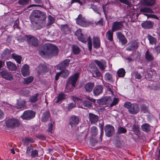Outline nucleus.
<instances>
[{
    "mask_svg": "<svg viewBox=\"0 0 160 160\" xmlns=\"http://www.w3.org/2000/svg\"><path fill=\"white\" fill-rule=\"evenodd\" d=\"M118 102V98H114L113 101L110 104L111 107H112L114 105H117Z\"/></svg>",
    "mask_w": 160,
    "mask_h": 160,
    "instance_id": "54",
    "label": "nucleus"
},
{
    "mask_svg": "<svg viewBox=\"0 0 160 160\" xmlns=\"http://www.w3.org/2000/svg\"><path fill=\"white\" fill-rule=\"evenodd\" d=\"M70 60L69 59H66L63 62H61L59 65L60 69L62 70L63 68H65L69 65Z\"/></svg>",
    "mask_w": 160,
    "mask_h": 160,
    "instance_id": "28",
    "label": "nucleus"
},
{
    "mask_svg": "<svg viewBox=\"0 0 160 160\" xmlns=\"http://www.w3.org/2000/svg\"><path fill=\"white\" fill-rule=\"evenodd\" d=\"M38 151L36 150H32L31 154V156L32 158L38 156Z\"/></svg>",
    "mask_w": 160,
    "mask_h": 160,
    "instance_id": "59",
    "label": "nucleus"
},
{
    "mask_svg": "<svg viewBox=\"0 0 160 160\" xmlns=\"http://www.w3.org/2000/svg\"><path fill=\"white\" fill-rule=\"evenodd\" d=\"M124 106L128 109L129 112L132 114H135L139 111V108L138 104H132L130 102H126L124 104Z\"/></svg>",
    "mask_w": 160,
    "mask_h": 160,
    "instance_id": "3",
    "label": "nucleus"
},
{
    "mask_svg": "<svg viewBox=\"0 0 160 160\" xmlns=\"http://www.w3.org/2000/svg\"><path fill=\"white\" fill-rule=\"evenodd\" d=\"M54 123L52 122H52H51L50 123H49L48 124V131L49 132L52 133V127L53 126V124H54Z\"/></svg>",
    "mask_w": 160,
    "mask_h": 160,
    "instance_id": "58",
    "label": "nucleus"
},
{
    "mask_svg": "<svg viewBox=\"0 0 160 160\" xmlns=\"http://www.w3.org/2000/svg\"><path fill=\"white\" fill-rule=\"evenodd\" d=\"M132 128L133 131L136 135H138L140 134L139 128L137 125H133Z\"/></svg>",
    "mask_w": 160,
    "mask_h": 160,
    "instance_id": "36",
    "label": "nucleus"
},
{
    "mask_svg": "<svg viewBox=\"0 0 160 160\" xmlns=\"http://www.w3.org/2000/svg\"><path fill=\"white\" fill-rule=\"evenodd\" d=\"M76 21L77 24L82 27H86L89 25L88 22H87L85 18L80 14L76 18Z\"/></svg>",
    "mask_w": 160,
    "mask_h": 160,
    "instance_id": "11",
    "label": "nucleus"
},
{
    "mask_svg": "<svg viewBox=\"0 0 160 160\" xmlns=\"http://www.w3.org/2000/svg\"><path fill=\"white\" fill-rule=\"evenodd\" d=\"M61 74V76L64 78H67L70 74V71L67 69H64L62 70L60 72Z\"/></svg>",
    "mask_w": 160,
    "mask_h": 160,
    "instance_id": "35",
    "label": "nucleus"
},
{
    "mask_svg": "<svg viewBox=\"0 0 160 160\" xmlns=\"http://www.w3.org/2000/svg\"><path fill=\"white\" fill-rule=\"evenodd\" d=\"M103 87L102 85L96 86L93 89V93L95 96H97L102 93Z\"/></svg>",
    "mask_w": 160,
    "mask_h": 160,
    "instance_id": "15",
    "label": "nucleus"
},
{
    "mask_svg": "<svg viewBox=\"0 0 160 160\" xmlns=\"http://www.w3.org/2000/svg\"><path fill=\"white\" fill-rule=\"evenodd\" d=\"M30 0H19L18 3L19 4L22 5H26L28 4Z\"/></svg>",
    "mask_w": 160,
    "mask_h": 160,
    "instance_id": "55",
    "label": "nucleus"
},
{
    "mask_svg": "<svg viewBox=\"0 0 160 160\" xmlns=\"http://www.w3.org/2000/svg\"><path fill=\"white\" fill-rule=\"evenodd\" d=\"M75 35L77 36V38L79 40H81L82 41H85V40H84V39H82L81 37L82 35V34L81 33V30L80 29H78L77 31H76L75 32Z\"/></svg>",
    "mask_w": 160,
    "mask_h": 160,
    "instance_id": "41",
    "label": "nucleus"
},
{
    "mask_svg": "<svg viewBox=\"0 0 160 160\" xmlns=\"http://www.w3.org/2000/svg\"><path fill=\"white\" fill-rule=\"evenodd\" d=\"M79 119L78 117L72 115L71 116L69 119V124L71 126L72 128H75L78 124Z\"/></svg>",
    "mask_w": 160,
    "mask_h": 160,
    "instance_id": "8",
    "label": "nucleus"
},
{
    "mask_svg": "<svg viewBox=\"0 0 160 160\" xmlns=\"http://www.w3.org/2000/svg\"><path fill=\"white\" fill-rule=\"evenodd\" d=\"M153 23V22L150 21H147L142 22L141 24V26L144 29H148L152 27Z\"/></svg>",
    "mask_w": 160,
    "mask_h": 160,
    "instance_id": "23",
    "label": "nucleus"
},
{
    "mask_svg": "<svg viewBox=\"0 0 160 160\" xmlns=\"http://www.w3.org/2000/svg\"><path fill=\"white\" fill-rule=\"evenodd\" d=\"M155 0H143V4L148 6L153 5L155 4Z\"/></svg>",
    "mask_w": 160,
    "mask_h": 160,
    "instance_id": "31",
    "label": "nucleus"
},
{
    "mask_svg": "<svg viewBox=\"0 0 160 160\" xmlns=\"http://www.w3.org/2000/svg\"><path fill=\"white\" fill-rule=\"evenodd\" d=\"M92 76L94 77L97 78L100 77L101 76V73L98 69L94 72H92Z\"/></svg>",
    "mask_w": 160,
    "mask_h": 160,
    "instance_id": "53",
    "label": "nucleus"
},
{
    "mask_svg": "<svg viewBox=\"0 0 160 160\" xmlns=\"http://www.w3.org/2000/svg\"><path fill=\"white\" fill-rule=\"evenodd\" d=\"M76 106V104L75 102L69 104L67 108V109L68 110H70L72 109L75 108Z\"/></svg>",
    "mask_w": 160,
    "mask_h": 160,
    "instance_id": "61",
    "label": "nucleus"
},
{
    "mask_svg": "<svg viewBox=\"0 0 160 160\" xmlns=\"http://www.w3.org/2000/svg\"><path fill=\"white\" fill-rule=\"evenodd\" d=\"M36 112L32 110H26L25 111L21 116L23 120H30L34 118L35 116Z\"/></svg>",
    "mask_w": 160,
    "mask_h": 160,
    "instance_id": "7",
    "label": "nucleus"
},
{
    "mask_svg": "<svg viewBox=\"0 0 160 160\" xmlns=\"http://www.w3.org/2000/svg\"><path fill=\"white\" fill-rule=\"evenodd\" d=\"M119 1L122 2L123 3L126 5H127V7H130L132 6V4L130 3L128 0H119Z\"/></svg>",
    "mask_w": 160,
    "mask_h": 160,
    "instance_id": "56",
    "label": "nucleus"
},
{
    "mask_svg": "<svg viewBox=\"0 0 160 160\" xmlns=\"http://www.w3.org/2000/svg\"><path fill=\"white\" fill-rule=\"evenodd\" d=\"M12 52L11 50L6 48L1 54L0 58L2 59H7L9 57V55Z\"/></svg>",
    "mask_w": 160,
    "mask_h": 160,
    "instance_id": "18",
    "label": "nucleus"
},
{
    "mask_svg": "<svg viewBox=\"0 0 160 160\" xmlns=\"http://www.w3.org/2000/svg\"><path fill=\"white\" fill-rule=\"evenodd\" d=\"M26 102V101L24 100H22L20 98L17 100L16 107L18 108L23 107L25 106Z\"/></svg>",
    "mask_w": 160,
    "mask_h": 160,
    "instance_id": "29",
    "label": "nucleus"
},
{
    "mask_svg": "<svg viewBox=\"0 0 160 160\" xmlns=\"http://www.w3.org/2000/svg\"><path fill=\"white\" fill-rule=\"evenodd\" d=\"M19 121L14 118H8L5 121L6 126L11 129H13L19 126Z\"/></svg>",
    "mask_w": 160,
    "mask_h": 160,
    "instance_id": "5",
    "label": "nucleus"
},
{
    "mask_svg": "<svg viewBox=\"0 0 160 160\" xmlns=\"http://www.w3.org/2000/svg\"><path fill=\"white\" fill-rule=\"evenodd\" d=\"M78 76V73H75L73 75L70 77L67 81L66 88L67 89H68L70 85H71L72 88H74L76 86Z\"/></svg>",
    "mask_w": 160,
    "mask_h": 160,
    "instance_id": "4",
    "label": "nucleus"
},
{
    "mask_svg": "<svg viewBox=\"0 0 160 160\" xmlns=\"http://www.w3.org/2000/svg\"><path fill=\"white\" fill-rule=\"evenodd\" d=\"M140 12L143 13H152L153 12L152 10L150 8L147 7H144L140 9Z\"/></svg>",
    "mask_w": 160,
    "mask_h": 160,
    "instance_id": "34",
    "label": "nucleus"
},
{
    "mask_svg": "<svg viewBox=\"0 0 160 160\" xmlns=\"http://www.w3.org/2000/svg\"><path fill=\"white\" fill-rule=\"evenodd\" d=\"M33 80V78L32 77L29 76L28 78H24V83L28 84L31 82Z\"/></svg>",
    "mask_w": 160,
    "mask_h": 160,
    "instance_id": "49",
    "label": "nucleus"
},
{
    "mask_svg": "<svg viewBox=\"0 0 160 160\" xmlns=\"http://www.w3.org/2000/svg\"><path fill=\"white\" fill-rule=\"evenodd\" d=\"M152 89L155 90H158L160 88V82H158L155 84H153L152 86Z\"/></svg>",
    "mask_w": 160,
    "mask_h": 160,
    "instance_id": "57",
    "label": "nucleus"
},
{
    "mask_svg": "<svg viewBox=\"0 0 160 160\" xmlns=\"http://www.w3.org/2000/svg\"><path fill=\"white\" fill-rule=\"evenodd\" d=\"M91 132L92 135L95 136L98 134V129L97 127L95 126L92 127L91 128Z\"/></svg>",
    "mask_w": 160,
    "mask_h": 160,
    "instance_id": "50",
    "label": "nucleus"
},
{
    "mask_svg": "<svg viewBox=\"0 0 160 160\" xmlns=\"http://www.w3.org/2000/svg\"><path fill=\"white\" fill-rule=\"evenodd\" d=\"M29 67L27 64L24 65L22 67L21 72L22 75L25 77L29 74Z\"/></svg>",
    "mask_w": 160,
    "mask_h": 160,
    "instance_id": "22",
    "label": "nucleus"
},
{
    "mask_svg": "<svg viewBox=\"0 0 160 160\" xmlns=\"http://www.w3.org/2000/svg\"><path fill=\"white\" fill-rule=\"evenodd\" d=\"M12 57L18 64H20L21 63L22 57L20 56L17 55L15 53H12Z\"/></svg>",
    "mask_w": 160,
    "mask_h": 160,
    "instance_id": "33",
    "label": "nucleus"
},
{
    "mask_svg": "<svg viewBox=\"0 0 160 160\" xmlns=\"http://www.w3.org/2000/svg\"><path fill=\"white\" fill-rule=\"evenodd\" d=\"M116 35L118 38L119 41L121 42L122 45H124L127 42V40L125 36L120 32H118L116 33Z\"/></svg>",
    "mask_w": 160,
    "mask_h": 160,
    "instance_id": "19",
    "label": "nucleus"
},
{
    "mask_svg": "<svg viewBox=\"0 0 160 160\" xmlns=\"http://www.w3.org/2000/svg\"><path fill=\"white\" fill-rule=\"evenodd\" d=\"M125 70L123 68L119 69L117 72L118 76L119 77H123L125 76Z\"/></svg>",
    "mask_w": 160,
    "mask_h": 160,
    "instance_id": "39",
    "label": "nucleus"
},
{
    "mask_svg": "<svg viewBox=\"0 0 160 160\" xmlns=\"http://www.w3.org/2000/svg\"><path fill=\"white\" fill-rule=\"evenodd\" d=\"M142 130L145 132H148L151 130V126L148 123H145L142 125Z\"/></svg>",
    "mask_w": 160,
    "mask_h": 160,
    "instance_id": "32",
    "label": "nucleus"
},
{
    "mask_svg": "<svg viewBox=\"0 0 160 160\" xmlns=\"http://www.w3.org/2000/svg\"><path fill=\"white\" fill-rule=\"evenodd\" d=\"M112 100L110 97H105L98 101V103L101 105H106L110 103Z\"/></svg>",
    "mask_w": 160,
    "mask_h": 160,
    "instance_id": "16",
    "label": "nucleus"
},
{
    "mask_svg": "<svg viewBox=\"0 0 160 160\" xmlns=\"http://www.w3.org/2000/svg\"><path fill=\"white\" fill-rule=\"evenodd\" d=\"M127 132V130L125 128L119 127H118L117 129V134H121L125 133Z\"/></svg>",
    "mask_w": 160,
    "mask_h": 160,
    "instance_id": "42",
    "label": "nucleus"
},
{
    "mask_svg": "<svg viewBox=\"0 0 160 160\" xmlns=\"http://www.w3.org/2000/svg\"><path fill=\"white\" fill-rule=\"evenodd\" d=\"M6 65L7 68L10 71H14L17 69V66L15 64L11 61L6 62Z\"/></svg>",
    "mask_w": 160,
    "mask_h": 160,
    "instance_id": "24",
    "label": "nucleus"
},
{
    "mask_svg": "<svg viewBox=\"0 0 160 160\" xmlns=\"http://www.w3.org/2000/svg\"><path fill=\"white\" fill-rule=\"evenodd\" d=\"M66 95L63 93H60L57 97V99L56 101V103L61 102V101L65 98Z\"/></svg>",
    "mask_w": 160,
    "mask_h": 160,
    "instance_id": "37",
    "label": "nucleus"
},
{
    "mask_svg": "<svg viewBox=\"0 0 160 160\" xmlns=\"http://www.w3.org/2000/svg\"><path fill=\"white\" fill-rule=\"evenodd\" d=\"M93 47L95 48H98L100 47V40L98 37H94L92 38Z\"/></svg>",
    "mask_w": 160,
    "mask_h": 160,
    "instance_id": "25",
    "label": "nucleus"
},
{
    "mask_svg": "<svg viewBox=\"0 0 160 160\" xmlns=\"http://www.w3.org/2000/svg\"><path fill=\"white\" fill-rule=\"evenodd\" d=\"M37 71L38 75H40L48 72V70L45 65L40 64L38 67Z\"/></svg>",
    "mask_w": 160,
    "mask_h": 160,
    "instance_id": "17",
    "label": "nucleus"
},
{
    "mask_svg": "<svg viewBox=\"0 0 160 160\" xmlns=\"http://www.w3.org/2000/svg\"><path fill=\"white\" fill-rule=\"evenodd\" d=\"M61 30L64 32H66L69 30L68 25L67 24L61 25Z\"/></svg>",
    "mask_w": 160,
    "mask_h": 160,
    "instance_id": "52",
    "label": "nucleus"
},
{
    "mask_svg": "<svg viewBox=\"0 0 160 160\" xmlns=\"http://www.w3.org/2000/svg\"><path fill=\"white\" fill-rule=\"evenodd\" d=\"M72 50L74 54H78L80 51V49L76 45H73Z\"/></svg>",
    "mask_w": 160,
    "mask_h": 160,
    "instance_id": "44",
    "label": "nucleus"
},
{
    "mask_svg": "<svg viewBox=\"0 0 160 160\" xmlns=\"http://www.w3.org/2000/svg\"><path fill=\"white\" fill-rule=\"evenodd\" d=\"M94 62L102 70H103L106 67V62L105 61L103 60L99 61L97 60H95Z\"/></svg>",
    "mask_w": 160,
    "mask_h": 160,
    "instance_id": "20",
    "label": "nucleus"
},
{
    "mask_svg": "<svg viewBox=\"0 0 160 160\" xmlns=\"http://www.w3.org/2000/svg\"><path fill=\"white\" fill-rule=\"evenodd\" d=\"M39 94L38 93L36 94L30 98L29 101L32 102H35L38 100V97Z\"/></svg>",
    "mask_w": 160,
    "mask_h": 160,
    "instance_id": "45",
    "label": "nucleus"
},
{
    "mask_svg": "<svg viewBox=\"0 0 160 160\" xmlns=\"http://www.w3.org/2000/svg\"><path fill=\"white\" fill-rule=\"evenodd\" d=\"M94 86V82H88L84 85V88L87 92H90L92 91Z\"/></svg>",
    "mask_w": 160,
    "mask_h": 160,
    "instance_id": "27",
    "label": "nucleus"
},
{
    "mask_svg": "<svg viewBox=\"0 0 160 160\" xmlns=\"http://www.w3.org/2000/svg\"><path fill=\"white\" fill-rule=\"evenodd\" d=\"M138 47V42L136 41H133L130 42L126 48V50L129 51H135Z\"/></svg>",
    "mask_w": 160,
    "mask_h": 160,
    "instance_id": "13",
    "label": "nucleus"
},
{
    "mask_svg": "<svg viewBox=\"0 0 160 160\" xmlns=\"http://www.w3.org/2000/svg\"><path fill=\"white\" fill-rule=\"evenodd\" d=\"M50 118V114L48 111H47L43 113L41 118V121L43 122L48 121L49 118Z\"/></svg>",
    "mask_w": 160,
    "mask_h": 160,
    "instance_id": "26",
    "label": "nucleus"
},
{
    "mask_svg": "<svg viewBox=\"0 0 160 160\" xmlns=\"http://www.w3.org/2000/svg\"><path fill=\"white\" fill-rule=\"evenodd\" d=\"M0 77L9 80H12L13 78L11 73L8 72L7 70L4 68H3L0 70Z\"/></svg>",
    "mask_w": 160,
    "mask_h": 160,
    "instance_id": "9",
    "label": "nucleus"
},
{
    "mask_svg": "<svg viewBox=\"0 0 160 160\" xmlns=\"http://www.w3.org/2000/svg\"><path fill=\"white\" fill-rule=\"evenodd\" d=\"M82 103L83 105L85 107L90 108L92 106V103L88 101L84 100L83 101Z\"/></svg>",
    "mask_w": 160,
    "mask_h": 160,
    "instance_id": "51",
    "label": "nucleus"
},
{
    "mask_svg": "<svg viewBox=\"0 0 160 160\" xmlns=\"http://www.w3.org/2000/svg\"><path fill=\"white\" fill-rule=\"evenodd\" d=\"M104 78L106 81L108 82H110L112 81V75L109 72H107L105 74Z\"/></svg>",
    "mask_w": 160,
    "mask_h": 160,
    "instance_id": "38",
    "label": "nucleus"
},
{
    "mask_svg": "<svg viewBox=\"0 0 160 160\" xmlns=\"http://www.w3.org/2000/svg\"><path fill=\"white\" fill-rule=\"evenodd\" d=\"M81 38L84 40H85V41H82L81 40H80L82 42L85 43L88 41V45L89 50L91 51L92 49V42L91 38L90 36L88 37L87 35H83L82 34V36H80Z\"/></svg>",
    "mask_w": 160,
    "mask_h": 160,
    "instance_id": "14",
    "label": "nucleus"
},
{
    "mask_svg": "<svg viewBox=\"0 0 160 160\" xmlns=\"http://www.w3.org/2000/svg\"><path fill=\"white\" fill-rule=\"evenodd\" d=\"M141 110L144 113L147 112V107L144 104H142L141 107Z\"/></svg>",
    "mask_w": 160,
    "mask_h": 160,
    "instance_id": "60",
    "label": "nucleus"
},
{
    "mask_svg": "<svg viewBox=\"0 0 160 160\" xmlns=\"http://www.w3.org/2000/svg\"><path fill=\"white\" fill-rule=\"evenodd\" d=\"M104 130L105 135L108 137L112 136L115 132L114 127L110 125H106L104 128Z\"/></svg>",
    "mask_w": 160,
    "mask_h": 160,
    "instance_id": "12",
    "label": "nucleus"
},
{
    "mask_svg": "<svg viewBox=\"0 0 160 160\" xmlns=\"http://www.w3.org/2000/svg\"><path fill=\"white\" fill-rule=\"evenodd\" d=\"M123 21H115L113 22L111 30L113 32L120 30L124 27Z\"/></svg>",
    "mask_w": 160,
    "mask_h": 160,
    "instance_id": "10",
    "label": "nucleus"
},
{
    "mask_svg": "<svg viewBox=\"0 0 160 160\" xmlns=\"http://www.w3.org/2000/svg\"><path fill=\"white\" fill-rule=\"evenodd\" d=\"M26 35H22L18 36L17 37H16L17 38V40L19 42H24L25 40V38H26Z\"/></svg>",
    "mask_w": 160,
    "mask_h": 160,
    "instance_id": "47",
    "label": "nucleus"
},
{
    "mask_svg": "<svg viewBox=\"0 0 160 160\" xmlns=\"http://www.w3.org/2000/svg\"><path fill=\"white\" fill-rule=\"evenodd\" d=\"M134 73L135 75V78L138 79H140L141 78L142 76L138 72H134Z\"/></svg>",
    "mask_w": 160,
    "mask_h": 160,
    "instance_id": "63",
    "label": "nucleus"
},
{
    "mask_svg": "<svg viewBox=\"0 0 160 160\" xmlns=\"http://www.w3.org/2000/svg\"><path fill=\"white\" fill-rule=\"evenodd\" d=\"M46 13L38 10H33L30 16L31 22L32 24H38L41 28L43 27L46 23Z\"/></svg>",
    "mask_w": 160,
    "mask_h": 160,
    "instance_id": "1",
    "label": "nucleus"
},
{
    "mask_svg": "<svg viewBox=\"0 0 160 160\" xmlns=\"http://www.w3.org/2000/svg\"><path fill=\"white\" fill-rule=\"evenodd\" d=\"M103 19L102 18H101L99 21L95 22V24L96 25H98L101 26L103 25Z\"/></svg>",
    "mask_w": 160,
    "mask_h": 160,
    "instance_id": "64",
    "label": "nucleus"
},
{
    "mask_svg": "<svg viewBox=\"0 0 160 160\" xmlns=\"http://www.w3.org/2000/svg\"><path fill=\"white\" fill-rule=\"evenodd\" d=\"M147 38L149 40L150 43L151 44H156V39L150 35H148Z\"/></svg>",
    "mask_w": 160,
    "mask_h": 160,
    "instance_id": "43",
    "label": "nucleus"
},
{
    "mask_svg": "<svg viewBox=\"0 0 160 160\" xmlns=\"http://www.w3.org/2000/svg\"><path fill=\"white\" fill-rule=\"evenodd\" d=\"M24 145H28L29 143L33 142L32 140L30 138H26L22 140Z\"/></svg>",
    "mask_w": 160,
    "mask_h": 160,
    "instance_id": "48",
    "label": "nucleus"
},
{
    "mask_svg": "<svg viewBox=\"0 0 160 160\" xmlns=\"http://www.w3.org/2000/svg\"><path fill=\"white\" fill-rule=\"evenodd\" d=\"M145 58L147 60L149 61H152L153 59L152 54L149 52L148 50H147L146 52Z\"/></svg>",
    "mask_w": 160,
    "mask_h": 160,
    "instance_id": "40",
    "label": "nucleus"
},
{
    "mask_svg": "<svg viewBox=\"0 0 160 160\" xmlns=\"http://www.w3.org/2000/svg\"><path fill=\"white\" fill-rule=\"evenodd\" d=\"M89 119L91 123L95 124L98 121V117L92 113H89Z\"/></svg>",
    "mask_w": 160,
    "mask_h": 160,
    "instance_id": "21",
    "label": "nucleus"
},
{
    "mask_svg": "<svg viewBox=\"0 0 160 160\" xmlns=\"http://www.w3.org/2000/svg\"><path fill=\"white\" fill-rule=\"evenodd\" d=\"M26 40L28 44L32 47H37L39 45L38 39L31 35H26Z\"/></svg>",
    "mask_w": 160,
    "mask_h": 160,
    "instance_id": "6",
    "label": "nucleus"
},
{
    "mask_svg": "<svg viewBox=\"0 0 160 160\" xmlns=\"http://www.w3.org/2000/svg\"><path fill=\"white\" fill-rule=\"evenodd\" d=\"M48 21L47 24V26H48L54 23L55 21V19L54 18L50 15L48 16Z\"/></svg>",
    "mask_w": 160,
    "mask_h": 160,
    "instance_id": "46",
    "label": "nucleus"
},
{
    "mask_svg": "<svg viewBox=\"0 0 160 160\" xmlns=\"http://www.w3.org/2000/svg\"><path fill=\"white\" fill-rule=\"evenodd\" d=\"M58 48L51 43H46L42 45L39 52V54L42 57H52L56 56L58 53Z\"/></svg>",
    "mask_w": 160,
    "mask_h": 160,
    "instance_id": "2",
    "label": "nucleus"
},
{
    "mask_svg": "<svg viewBox=\"0 0 160 160\" xmlns=\"http://www.w3.org/2000/svg\"><path fill=\"white\" fill-rule=\"evenodd\" d=\"M114 32L112 31L111 30H108L106 33V36L107 38L110 41H112L113 40V32Z\"/></svg>",
    "mask_w": 160,
    "mask_h": 160,
    "instance_id": "30",
    "label": "nucleus"
},
{
    "mask_svg": "<svg viewBox=\"0 0 160 160\" xmlns=\"http://www.w3.org/2000/svg\"><path fill=\"white\" fill-rule=\"evenodd\" d=\"M91 7L90 8L92 9L95 12H96L98 13L99 14V12L98 11L97 7L96 5L92 4L91 5Z\"/></svg>",
    "mask_w": 160,
    "mask_h": 160,
    "instance_id": "62",
    "label": "nucleus"
}]
</instances>
